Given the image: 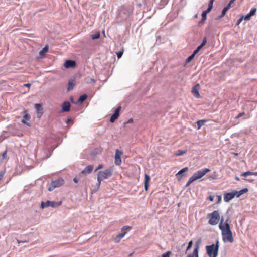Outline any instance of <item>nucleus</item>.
Wrapping results in <instances>:
<instances>
[{"mask_svg":"<svg viewBox=\"0 0 257 257\" xmlns=\"http://www.w3.org/2000/svg\"><path fill=\"white\" fill-rule=\"evenodd\" d=\"M219 228L221 230L222 239L224 242L232 243L234 241L232 231L230 229L228 219L224 222L223 219H221L219 225Z\"/></svg>","mask_w":257,"mask_h":257,"instance_id":"obj_1","label":"nucleus"},{"mask_svg":"<svg viewBox=\"0 0 257 257\" xmlns=\"http://www.w3.org/2000/svg\"><path fill=\"white\" fill-rule=\"evenodd\" d=\"M113 171V167H110L104 170L100 171L98 172L97 176L98 188H99L102 180L112 176Z\"/></svg>","mask_w":257,"mask_h":257,"instance_id":"obj_2","label":"nucleus"},{"mask_svg":"<svg viewBox=\"0 0 257 257\" xmlns=\"http://www.w3.org/2000/svg\"><path fill=\"white\" fill-rule=\"evenodd\" d=\"M208 223L211 225H216L220 220V215L218 210H214L212 212L208 213L207 215Z\"/></svg>","mask_w":257,"mask_h":257,"instance_id":"obj_3","label":"nucleus"},{"mask_svg":"<svg viewBox=\"0 0 257 257\" xmlns=\"http://www.w3.org/2000/svg\"><path fill=\"white\" fill-rule=\"evenodd\" d=\"M210 171V169L207 168H204L198 170L196 172L194 173L193 175L189 178L187 184L186 186H188L192 182L195 180L199 179L204 176L207 172Z\"/></svg>","mask_w":257,"mask_h":257,"instance_id":"obj_4","label":"nucleus"},{"mask_svg":"<svg viewBox=\"0 0 257 257\" xmlns=\"http://www.w3.org/2000/svg\"><path fill=\"white\" fill-rule=\"evenodd\" d=\"M207 254L209 257H217L219 249V241H216V244H213L206 247Z\"/></svg>","mask_w":257,"mask_h":257,"instance_id":"obj_5","label":"nucleus"},{"mask_svg":"<svg viewBox=\"0 0 257 257\" xmlns=\"http://www.w3.org/2000/svg\"><path fill=\"white\" fill-rule=\"evenodd\" d=\"M64 183V180L62 178H59L51 182L48 188V190L51 191L55 188L61 186Z\"/></svg>","mask_w":257,"mask_h":257,"instance_id":"obj_6","label":"nucleus"},{"mask_svg":"<svg viewBox=\"0 0 257 257\" xmlns=\"http://www.w3.org/2000/svg\"><path fill=\"white\" fill-rule=\"evenodd\" d=\"M131 227L128 226H125L121 229L122 233L117 235L115 237H113V240L115 243H118L120 240L124 236L126 233L127 230H130Z\"/></svg>","mask_w":257,"mask_h":257,"instance_id":"obj_7","label":"nucleus"},{"mask_svg":"<svg viewBox=\"0 0 257 257\" xmlns=\"http://www.w3.org/2000/svg\"><path fill=\"white\" fill-rule=\"evenodd\" d=\"M60 204L61 202L57 204V203L54 201H47L46 202L42 201L41 204V207L42 208H44L49 206L55 207L57 206L60 205Z\"/></svg>","mask_w":257,"mask_h":257,"instance_id":"obj_8","label":"nucleus"},{"mask_svg":"<svg viewBox=\"0 0 257 257\" xmlns=\"http://www.w3.org/2000/svg\"><path fill=\"white\" fill-rule=\"evenodd\" d=\"M122 154V152L117 149L115 151V164L116 165H120L122 162L121 156Z\"/></svg>","mask_w":257,"mask_h":257,"instance_id":"obj_9","label":"nucleus"},{"mask_svg":"<svg viewBox=\"0 0 257 257\" xmlns=\"http://www.w3.org/2000/svg\"><path fill=\"white\" fill-rule=\"evenodd\" d=\"M236 196L235 191L232 192L225 193L224 194V200L228 202Z\"/></svg>","mask_w":257,"mask_h":257,"instance_id":"obj_10","label":"nucleus"},{"mask_svg":"<svg viewBox=\"0 0 257 257\" xmlns=\"http://www.w3.org/2000/svg\"><path fill=\"white\" fill-rule=\"evenodd\" d=\"M121 108V107L119 106L115 110L114 113L112 115V116L110 117V121L111 122H114L115 121V120L118 118V117L119 116V113H120Z\"/></svg>","mask_w":257,"mask_h":257,"instance_id":"obj_11","label":"nucleus"},{"mask_svg":"<svg viewBox=\"0 0 257 257\" xmlns=\"http://www.w3.org/2000/svg\"><path fill=\"white\" fill-rule=\"evenodd\" d=\"M24 116L23 117V118L22 119L21 122L27 125L28 126H30V123L27 122V121H28L30 119L31 116L27 112V111L25 110L24 112Z\"/></svg>","mask_w":257,"mask_h":257,"instance_id":"obj_12","label":"nucleus"},{"mask_svg":"<svg viewBox=\"0 0 257 257\" xmlns=\"http://www.w3.org/2000/svg\"><path fill=\"white\" fill-rule=\"evenodd\" d=\"M199 249V244L198 242H196L193 252L189 254L187 257H198Z\"/></svg>","mask_w":257,"mask_h":257,"instance_id":"obj_13","label":"nucleus"},{"mask_svg":"<svg viewBox=\"0 0 257 257\" xmlns=\"http://www.w3.org/2000/svg\"><path fill=\"white\" fill-rule=\"evenodd\" d=\"M200 86L199 84H197L195 85L192 89V94L196 98H198L200 97L199 92V89Z\"/></svg>","mask_w":257,"mask_h":257,"instance_id":"obj_14","label":"nucleus"},{"mask_svg":"<svg viewBox=\"0 0 257 257\" xmlns=\"http://www.w3.org/2000/svg\"><path fill=\"white\" fill-rule=\"evenodd\" d=\"M64 65L66 68H73L76 66V62L73 60H66Z\"/></svg>","mask_w":257,"mask_h":257,"instance_id":"obj_15","label":"nucleus"},{"mask_svg":"<svg viewBox=\"0 0 257 257\" xmlns=\"http://www.w3.org/2000/svg\"><path fill=\"white\" fill-rule=\"evenodd\" d=\"M93 169V166L92 165H90L87 166L81 172V173L83 174L86 175L87 174L90 173Z\"/></svg>","mask_w":257,"mask_h":257,"instance_id":"obj_16","label":"nucleus"},{"mask_svg":"<svg viewBox=\"0 0 257 257\" xmlns=\"http://www.w3.org/2000/svg\"><path fill=\"white\" fill-rule=\"evenodd\" d=\"M70 104L69 102H64L62 106V112H68L70 110Z\"/></svg>","mask_w":257,"mask_h":257,"instance_id":"obj_17","label":"nucleus"},{"mask_svg":"<svg viewBox=\"0 0 257 257\" xmlns=\"http://www.w3.org/2000/svg\"><path fill=\"white\" fill-rule=\"evenodd\" d=\"M150 181V177L149 175L147 174H145L144 188L146 191L148 190Z\"/></svg>","mask_w":257,"mask_h":257,"instance_id":"obj_18","label":"nucleus"},{"mask_svg":"<svg viewBox=\"0 0 257 257\" xmlns=\"http://www.w3.org/2000/svg\"><path fill=\"white\" fill-rule=\"evenodd\" d=\"M35 108L37 111L38 116L39 117H41L42 114V108L41 105L40 104H36L35 105Z\"/></svg>","mask_w":257,"mask_h":257,"instance_id":"obj_19","label":"nucleus"},{"mask_svg":"<svg viewBox=\"0 0 257 257\" xmlns=\"http://www.w3.org/2000/svg\"><path fill=\"white\" fill-rule=\"evenodd\" d=\"M188 168L187 167H185V168L182 169L181 170H180L176 175L177 177L178 178V179L180 180L182 177V174L183 173L187 172L188 171Z\"/></svg>","mask_w":257,"mask_h":257,"instance_id":"obj_20","label":"nucleus"},{"mask_svg":"<svg viewBox=\"0 0 257 257\" xmlns=\"http://www.w3.org/2000/svg\"><path fill=\"white\" fill-rule=\"evenodd\" d=\"M248 191V189L247 188H244L243 189H241V190L239 191H235V194H236V196L237 197H240L241 195L247 192Z\"/></svg>","mask_w":257,"mask_h":257,"instance_id":"obj_21","label":"nucleus"},{"mask_svg":"<svg viewBox=\"0 0 257 257\" xmlns=\"http://www.w3.org/2000/svg\"><path fill=\"white\" fill-rule=\"evenodd\" d=\"M49 50V47L48 45H46L39 52V54L41 57H43L45 54L48 52Z\"/></svg>","mask_w":257,"mask_h":257,"instance_id":"obj_22","label":"nucleus"},{"mask_svg":"<svg viewBox=\"0 0 257 257\" xmlns=\"http://www.w3.org/2000/svg\"><path fill=\"white\" fill-rule=\"evenodd\" d=\"M75 85V80H70L68 83V90L70 91L73 89L74 86Z\"/></svg>","mask_w":257,"mask_h":257,"instance_id":"obj_23","label":"nucleus"},{"mask_svg":"<svg viewBox=\"0 0 257 257\" xmlns=\"http://www.w3.org/2000/svg\"><path fill=\"white\" fill-rule=\"evenodd\" d=\"M198 52V51L195 50L192 54L190 55L189 57H188V58L186 60V63H189L195 57V55Z\"/></svg>","mask_w":257,"mask_h":257,"instance_id":"obj_24","label":"nucleus"},{"mask_svg":"<svg viewBox=\"0 0 257 257\" xmlns=\"http://www.w3.org/2000/svg\"><path fill=\"white\" fill-rule=\"evenodd\" d=\"M208 12H207V11L205 10L202 12V20L200 22V23H203L204 21L206 20L207 18V14L208 13Z\"/></svg>","mask_w":257,"mask_h":257,"instance_id":"obj_25","label":"nucleus"},{"mask_svg":"<svg viewBox=\"0 0 257 257\" xmlns=\"http://www.w3.org/2000/svg\"><path fill=\"white\" fill-rule=\"evenodd\" d=\"M206 121L207 120L204 119H201L197 121L196 123L198 126V129H200Z\"/></svg>","mask_w":257,"mask_h":257,"instance_id":"obj_26","label":"nucleus"},{"mask_svg":"<svg viewBox=\"0 0 257 257\" xmlns=\"http://www.w3.org/2000/svg\"><path fill=\"white\" fill-rule=\"evenodd\" d=\"M228 10L229 9H228L226 7H225L222 11L221 15L217 18V20H219L223 17Z\"/></svg>","mask_w":257,"mask_h":257,"instance_id":"obj_27","label":"nucleus"},{"mask_svg":"<svg viewBox=\"0 0 257 257\" xmlns=\"http://www.w3.org/2000/svg\"><path fill=\"white\" fill-rule=\"evenodd\" d=\"M87 95L86 94H83L79 97L78 102L82 103L87 99Z\"/></svg>","mask_w":257,"mask_h":257,"instance_id":"obj_28","label":"nucleus"},{"mask_svg":"<svg viewBox=\"0 0 257 257\" xmlns=\"http://www.w3.org/2000/svg\"><path fill=\"white\" fill-rule=\"evenodd\" d=\"M207 43V40H206V38L205 37L201 43V44L199 46L197 49H196L197 51H198V52L200 51V50L204 46L206 45Z\"/></svg>","mask_w":257,"mask_h":257,"instance_id":"obj_29","label":"nucleus"},{"mask_svg":"<svg viewBox=\"0 0 257 257\" xmlns=\"http://www.w3.org/2000/svg\"><path fill=\"white\" fill-rule=\"evenodd\" d=\"M248 175H257V172H252L250 171H247L245 172H244L241 174L242 176L246 177Z\"/></svg>","mask_w":257,"mask_h":257,"instance_id":"obj_30","label":"nucleus"},{"mask_svg":"<svg viewBox=\"0 0 257 257\" xmlns=\"http://www.w3.org/2000/svg\"><path fill=\"white\" fill-rule=\"evenodd\" d=\"M214 1L215 0H210L209 1L208 9L206 10L207 12H210L211 11L213 7V4Z\"/></svg>","mask_w":257,"mask_h":257,"instance_id":"obj_31","label":"nucleus"},{"mask_svg":"<svg viewBox=\"0 0 257 257\" xmlns=\"http://www.w3.org/2000/svg\"><path fill=\"white\" fill-rule=\"evenodd\" d=\"M186 153V151H185V150L183 151V150H179L176 153L175 155L176 156H181V155H184Z\"/></svg>","mask_w":257,"mask_h":257,"instance_id":"obj_32","label":"nucleus"},{"mask_svg":"<svg viewBox=\"0 0 257 257\" xmlns=\"http://www.w3.org/2000/svg\"><path fill=\"white\" fill-rule=\"evenodd\" d=\"M100 36L99 32H97L95 34L92 35L91 37L92 39H96L99 38Z\"/></svg>","mask_w":257,"mask_h":257,"instance_id":"obj_33","label":"nucleus"},{"mask_svg":"<svg viewBox=\"0 0 257 257\" xmlns=\"http://www.w3.org/2000/svg\"><path fill=\"white\" fill-rule=\"evenodd\" d=\"M256 8H252L250 12L249 13V14H250V15H251V16H253L255 15V13H256Z\"/></svg>","mask_w":257,"mask_h":257,"instance_id":"obj_34","label":"nucleus"},{"mask_svg":"<svg viewBox=\"0 0 257 257\" xmlns=\"http://www.w3.org/2000/svg\"><path fill=\"white\" fill-rule=\"evenodd\" d=\"M192 244H193V241L192 240L190 241L188 243V245L187 247L186 252H187L188 250H189L192 247Z\"/></svg>","mask_w":257,"mask_h":257,"instance_id":"obj_35","label":"nucleus"},{"mask_svg":"<svg viewBox=\"0 0 257 257\" xmlns=\"http://www.w3.org/2000/svg\"><path fill=\"white\" fill-rule=\"evenodd\" d=\"M171 254V252L170 251H168L166 253L162 254V257H170Z\"/></svg>","mask_w":257,"mask_h":257,"instance_id":"obj_36","label":"nucleus"},{"mask_svg":"<svg viewBox=\"0 0 257 257\" xmlns=\"http://www.w3.org/2000/svg\"><path fill=\"white\" fill-rule=\"evenodd\" d=\"M251 16L248 13L245 16H243L244 19L246 21H249L250 19Z\"/></svg>","mask_w":257,"mask_h":257,"instance_id":"obj_37","label":"nucleus"},{"mask_svg":"<svg viewBox=\"0 0 257 257\" xmlns=\"http://www.w3.org/2000/svg\"><path fill=\"white\" fill-rule=\"evenodd\" d=\"M235 1V0H231L226 7L229 9L231 7V5L234 3Z\"/></svg>","mask_w":257,"mask_h":257,"instance_id":"obj_38","label":"nucleus"},{"mask_svg":"<svg viewBox=\"0 0 257 257\" xmlns=\"http://www.w3.org/2000/svg\"><path fill=\"white\" fill-rule=\"evenodd\" d=\"M103 168V165L102 164H100L98 165V166L97 167L96 169L95 170V172L97 171L98 170L101 169Z\"/></svg>","mask_w":257,"mask_h":257,"instance_id":"obj_39","label":"nucleus"},{"mask_svg":"<svg viewBox=\"0 0 257 257\" xmlns=\"http://www.w3.org/2000/svg\"><path fill=\"white\" fill-rule=\"evenodd\" d=\"M118 59L120 58L123 54V51H119L116 53Z\"/></svg>","mask_w":257,"mask_h":257,"instance_id":"obj_40","label":"nucleus"},{"mask_svg":"<svg viewBox=\"0 0 257 257\" xmlns=\"http://www.w3.org/2000/svg\"><path fill=\"white\" fill-rule=\"evenodd\" d=\"M5 171H2L0 172V180L3 178L5 175Z\"/></svg>","mask_w":257,"mask_h":257,"instance_id":"obj_41","label":"nucleus"},{"mask_svg":"<svg viewBox=\"0 0 257 257\" xmlns=\"http://www.w3.org/2000/svg\"><path fill=\"white\" fill-rule=\"evenodd\" d=\"M245 114L244 112H242L239 113L236 117V119H238L239 118L243 116Z\"/></svg>","mask_w":257,"mask_h":257,"instance_id":"obj_42","label":"nucleus"},{"mask_svg":"<svg viewBox=\"0 0 257 257\" xmlns=\"http://www.w3.org/2000/svg\"><path fill=\"white\" fill-rule=\"evenodd\" d=\"M210 201H213L214 200V197L212 195H210L208 198Z\"/></svg>","mask_w":257,"mask_h":257,"instance_id":"obj_43","label":"nucleus"},{"mask_svg":"<svg viewBox=\"0 0 257 257\" xmlns=\"http://www.w3.org/2000/svg\"><path fill=\"white\" fill-rule=\"evenodd\" d=\"M243 19H244L243 16L241 17L240 19H239L237 22L238 24H240Z\"/></svg>","mask_w":257,"mask_h":257,"instance_id":"obj_44","label":"nucleus"},{"mask_svg":"<svg viewBox=\"0 0 257 257\" xmlns=\"http://www.w3.org/2000/svg\"><path fill=\"white\" fill-rule=\"evenodd\" d=\"M217 198H218V202H219L221 200V199H222L221 196L218 195V196H217Z\"/></svg>","mask_w":257,"mask_h":257,"instance_id":"obj_45","label":"nucleus"},{"mask_svg":"<svg viewBox=\"0 0 257 257\" xmlns=\"http://www.w3.org/2000/svg\"><path fill=\"white\" fill-rule=\"evenodd\" d=\"M71 121H72V119L71 118H68L67 121H66V123L67 124H68V123H69Z\"/></svg>","mask_w":257,"mask_h":257,"instance_id":"obj_46","label":"nucleus"},{"mask_svg":"<svg viewBox=\"0 0 257 257\" xmlns=\"http://www.w3.org/2000/svg\"><path fill=\"white\" fill-rule=\"evenodd\" d=\"M24 86L30 87L31 86V84L30 83H26L24 84Z\"/></svg>","mask_w":257,"mask_h":257,"instance_id":"obj_47","label":"nucleus"},{"mask_svg":"<svg viewBox=\"0 0 257 257\" xmlns=\"http://www.w3.org/2000/svg\"><path fill=\"white\" fill-rule=\"evenodd\" d=\"M133 122V119L132 118H131L127 122V123H132Z\"/></svg>","mask_w":257,"mask_h":257,"instance_id":"obj_48","label":"nucleus"},{"mask_svg":"<svg viewBox=\"0 0 257 257\" xmlns=\"http://www.w3.org/2000/svg\"><path fill=\"white\" fill-rule=\"evenodd\" d=\"M6 153H7V152H6V151H5V152H4V153H3V158H5V156H6Z\"/></svg>","mask_w":257,"mask_h":257,"instance_id":"obj_49","label":"nucleus"},{"mask_svg":"<svg viewBox=\"0 0 257 257\" xmlns=\"http://www.w3.org/2000/svg\"><path fill=\"white\" fill-rule=\"evenodd\" d=\"M73 180H74V181L75 183H77V182H78V181H77V179H76V178H74V179H73Z\"/></svg>","mask_w":257,"mask_h":257,"instance_id":"obj_50","label":"nucleus"},{"mask_svg":"<svg viewBox=\"0 0 257 257\" xmlns=\"http://www.w3.org/2000/svg\"><path fill=\"white\" fill-rule=\"evenodd\" d=\"M235 179H236V180H238V181H239V177H237V176H236V177H235Z\"/></svg>","mask_w":257,"mask_h":257,"instance_id":"obj_51","label":"nucleus"}]
</instances>
